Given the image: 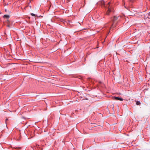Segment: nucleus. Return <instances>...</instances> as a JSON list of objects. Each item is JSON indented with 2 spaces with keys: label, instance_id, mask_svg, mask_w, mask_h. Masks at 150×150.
Returning <instances> with one entry per match:
<instances>
[{
  "label": "nucleus",
  "instance_id": "f257e3e1",
  "mask_svg": "<svg viewBox=\"0 0 150 150\" xmlns=\"http://www.w3.org/2000/svg\"><path fill=\"white\" fill-rule=\"evenodd\" d=\"M117 17L116 16H114L113 17V23L111 25L110 29L111 30L113 28H114L116 26V23H115V21L117 20Z\"/></svg>",
  "mask_w": 150,
  "mask_h": 150
},
{
  "label": "nucleus",
  "instance_id": "f03ea898",
  "mask_svg": "<svg viewBox=\"0 0 150 150\" xmlns=\"http://www.w3.org/2000/svg\"><path fill=\"white\" fill-rule=\"evenodd\" d=\"M111 4L110 2H109L108 4L107 5V7H108L106 13V15H108L109 14V13L111 11V9H110V8H109V6H110V4Z\"/></svg>",
  "mask_w": 150,
  "mask_h": 150
},
{
  "label": "nucleus",
  "instance_id": "7ed1b4c3",
  "mask_svg": "<svg viewBox=\"0 0 150 150\" xmlns=\"http://www.w3.org/2000/svg\"><path fill=\"white\" fill-rule=\"evenodd\" d=\"M113 98L116 100H119L120 101H122L123 100V98L118 97L114 96L113 97Z\"/></svg>",
  "mask_w": 150,
  "mask_h": 150
},
{
  "label": "nucleus",
  "instance_id": "20e7f679",
  "mask_svg": "<svg viewBox=\"0 0 150 150\" xmlns=\"http://www.w3.org/2000/svg\"><path fill=\"white\" fill-rule=\"evenodd\" d=\"M7 23L8 24V25H7V26L8 27H11V25L9 24L10 21H9V20H7Z\"/></svg>",
  "mask_w": 150,
  "mask_h": 150
},
{
  "label": "nucleus",
  "instance_id": "39448f33",
  "mask_svg": "<svg viewBox=\"0 0 150 150\" xmlns=\"http://www.w3.org/2000/svg\"><path fill=\"white\" fill-rule=\"evenodd\" d=\"M9 16L7 15H5L4 16V18H9Z\"/></svg>",
  "mask_w": 150,
  "mask_h": 150
},
{
  "label": "nucleus",
  "instance_id": "423d86ee",
  "mask_svg": "<svg viewBox=\"0 0 150 150\" xmlns=\"http://www.w3.org/2000/svg\"><path fill=\"white\" fill-rule=\"evenodd\" d=\"M146 16H147V17L148 18L150 19V12L146 15Z\"/></svg>",
  "mask_w": 150,
  "mask_h": 150
},
{
  "label": "nucleus",
  "instance_id": "0eeeda50",
  "mask_svg": "<svg viewBox=\"0 0 150 150\" xmlns=\"http://www.w3.org/2000/svg\"><path fill=\"white\" fill-rule=\"evenodd\" d=\"M100 3H101V4L102 5H104V1H101Z\"/></svg>",
  "mask_w": 150,
  "mask_h": 150
},
{
  "label": "nucleus",
  "instance_id": "6e6552de",
  "mask_svg": "<svg viewBox=\"0 0 150 150\" xmlns=\"http://www.w3.org/2000/svg\"><path fill=\"white\" fill-rule=\"evenodd\" d=\"M140 103L138 101H137L136 102V104L137 105H139L140 104Z\"/></svg>",
  "mask_w": 150,
  "mask_h": 150
},
{
  "label": "nucleus",
  "instance_id": "1a4fd4ad",
  "mask_svg": "<svg viewBox=\"0 0 150 150\" xmlns=\"http://www.w3.org/2000/svg\"><path fill=\"white\" fill-rule=\"evenodd\" d=\"M31 15L33 16H35V14L33 13H31Z\"/></svg>",
  "mask_w": 150,
  "mask_h": 150
},
{
  "label": "nucleus",
  "instance_id": "9d476101",
  "mask_svg": "<svg viewBox=\"0 0 150 150\" xmlns=\"http://www.w3.org/2000/svg\"><path fill=\"white\" fill-rule=\"evenodd\" d=\"M8 119L7 118L5 120V122H6V124L7 123V120H8Z\"/></svg>",
  "mask_w": 150,
  "mask_h": 150
},
{
  "label": "nucleus",
  "instance_id": "9b49d317",
  "mask_svg": "<svg viewBox=\"0 0 150 150\" xmlns=\"http://www.w3.org/2000/svg\"><path fill=\"white\" fill-rule=\"evenodd\" d=\"M69 23L70 22H71L70 21H69Z\"/></svg>",
  "mask_w": 150,
  "mask_h": 150
}]
</instances>
